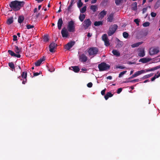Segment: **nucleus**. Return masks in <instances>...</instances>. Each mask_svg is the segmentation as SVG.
Wrapping results in <instances>:
<instances>
[{
	"label": "nucleus",
	"instance_id": "f257e3e1",
	"mask_svg": "<svg viewBox=\"0 0 160 160\" xmlns=\"http://www.w3.org/2000/svg\"><path fill=\"white\" fill-rule=\"evenodd\" d=\"M25 2L23 1H19L15 0L10 2L9 6L14 11L16 12L20 10L22 7H23Z\"/></svg>",
	"mask_w": 160,
	"mask_h": 160
},
{
	"label": "nucleus",
	"instance_id": "f03ea898",
	"mask_svg": "<svg viewBox=\"0 0 160 160\" xmlns=\"http://www.w3.org/2000/svg\"><path fill=\"white\" fill-rule=\"evenodd\" d=\"M87 52L89 56L94 57L98 53L99 49L96 47H91L88 48Z\"/></svg>",
	"mask_w": 160,
	"mask_h": 160
},
{
	"label": "nucleus",
	"instance_id": "7ed1b4c3",
	"mask_svg": "<svg viewBox=\"0 0 160 160\" xmlns=\"http://www.w3.org/2000/svg\"><path fill=\"white\" fill-rule=\"evenodd\" d=\"M98 67L100 71H103L109 69L110 66L105 62H103L98 64Z\"/></svg>",
	"mask_w": 160,
	"mask_h": 160
},
{
	"label": "nucleus",
	"instance_id": "20e7f679",
	"mask_svg": "<svg viewBox=\"0 0 160 160\" xmlns=\"http://www.w3.org/2000/svg\"><path fill=\"white\" fill-rule=\"evenodd\" d=\"M118 28V26L116 24H114L112 25L109 28L108 32V34L109 36H111L113 35Z\"/></svg>",
	"mask_w": 160,
	"mask_h": 160
},
{
	"label": "nucleus",
	"instance_id": "39448f33",
	"mask_svg": "<svg viewBox=\"0 0 160 160\" xmlns=\"http://www.w3.org/2000/svg\"><path fill=\"white\" fill-rule=\"evenodd\" d=\"M75 26L74 22L72 21L69 22L68 26V31L70 32H73L75 31Z\"/></svg>",
	"mask_w": 160,
	"mask_h": 160
},
{
	"label": "nucleus",
	"instance_id": "423d86ee",
	"mask_svg": "<svg viewBox=\"0 0 160 160\" xmlns=\"http://www.w3.org/2000/svg\"><path fill=\"white\" fill-rule=\"evenodd\" d=\"M92 24V22L89 19H85L82 23V25L85 30L88 28Z\"/></svg>",
	"mask_w": 160,
	"mask_h": 160
},
{
	"label": "nucleus",
	"instance_id": "0eeeda50",
	"mask_svg": "<svg viewBox=\"0 0 160 160\" xmlns=\"http://www.w3.org/2000/svg\"><path fill=\"white\" fill-rule=\"evenodd\" d=\"M159 52V50L157 48H151L149 51V54L151 55H153L158 53Z\"/></svg>",
	"mask_w": 160,
	"mask_h": 160
},
{
	"label": "nucleus",
	"instance_id": "6e6552de",
	"mask_svg": "<svg viewBox=\"0 0 160 160\" xmlns=\"http://www.w3.org/2000/svg\"><path fill=\"white\" fill-rule=\"evenodd\" d=\"M88 60V57L84 54L79 55V60L83 62H86Z\"/></svg>",
	"mask_w": 160,
	"mask_h": 160
},
{
	"label": "nucleus",
	"instance_id": "1a4fd4ad",
	"mask_svg": "<svg viewBox=\"0 0 160 160\" xmlns=\"http://www.w3.org/2000/svg\"><path fill=\"white\" fill-rule=\"evenodd\" d=\"M57 44H56L55 43L52 42L49 45V51L52 52H54V49L56 48Z\"/></svg>",
	"mask_w": 160,
	"mask_h": 160
},
{
	"label": "nucleus",
	"instance_id": "9d476101",
	"mask_svg": "<svg viewBox=\"0 0 160 160\" xmlns=\"http://www.w3.org/2000/svg\"><path fill=\"white\" fill-rule=\"evenodd\" d=\"M75 43V42L73 41L68 42L65 45V49L68 50H69L74 45Z\"/></svg>",
	"mask_w": 160,
	"mask_h": 160
},
{
	"label": "nucleus",
	"instance_id": "9b49d317",
	"mask_svg": "<svg viewBox=\"0 0 160 160\" xmlns=\"http://www.w3.org/2000/svg\"><path fill=\"white\" fill-rule=\"evenodd\" d=\"M61 33L63 37L67 38L68 35V31L65 28H64L62 29Z\"/></svg>",
	"mask_w": 160,
	"mask_h": 160
},
{
	"label": "nucleus",
	"instance_id": "f8f14e48",
	"mask_svg": "<svg viewBox=\"0 0 160 160\" xmlns=\"http://www.w3.org/2000/svg\"><path fill=\"white\" fill-rule=\"evenodd\" d=\"M138 56L140 57H143L145 56L144 49V48H140L139 49Z\"/></svg>",
	"mask_w": 160,
	"mask_h": 160
},
{
	"label": "nucleus",
	"instance_id": "ddd939ff",
	"mask_svg": "<svg viewBox=\"0 0 160 160\" xmlns=\"http://www.w3.org/2000/svg\"><path fill=\"white\" fill-rule=\"evenodd\" d=\"M45 58L44 57L40 58L35 63V65L36 66H40L42 62L45 61Z\"/></svg>",
	"mask_w": 160,
	"mask_h": 160
},
{
	"label": "nucleus",
	"instance_id": "4468645a",
	"mask_svg": "<svg viewBox=\"0 0 160 160\" xmlns=\"http://www.w3.org/2000/svg\"><path fill=\"white\" fill-rule=\"evenodd\" d=\"M151 60V59L146 58H141L139 60V62H141L143 63H145Z\"/></svg>",
	"mask_w": 160,
	"mask_h": 160
},
{
	"label": "nucleus",
	"instance_id": "2eb2a0df",
	"mask_svg": "<svg viewBox=\"0 0 160 160\" xmlns=\"http://www.w3.org/2000/svg\"><path fill=\"white\" fill-rule=\"evenodd\" d=\"M160 68V65L157 66L156 67H153L151 68H148L145 69L146 72H148L154 71Z\"/></svg>",
	"mask_w": 160,
	"mask_h": 160
},
{
	"label": "nucleus",
	"instance_id": "dca6fc26",
	"mask_svg": "<svg viewBox=\"0 0 160 160\" xmlns=\"http://www.w3.org/2000/svg\"><path fill=\"white\" fill-rule=\"evenodd\" d=\"M63 24V21L62 18L59 19L58 22V27L59 30L61 29V27Z\"/></svg>",
	"mask_w": 160,
	"mask_h": 160
},
{
	"label": "nucleus",
	"instance_id": "f3484780",
	"mask_svg": "<svg viewBox=\"0 0 160 160\" xmlns=\"http://www.w3.org/2000/svg\"><path fill=\"white\" fill-rule=\"evenodd\" d=\"M14 47L15 48L14 50L16 53L19 54L21 52V48H19L18 46L16 45Z\"/></svg>",
	"mask_w": 160,
	"mask_h": 160
},
{
	"label": "nucleus",
	"instance_id": "a211bd4d",
	"mask_svg": "<svg viewBox=\"0 0 160 160\" xmlns=\"http://www.w3.org/2000/svg\"><path fill=\"white\" fill-rule=\"evenodd\" d=\"M131 9L134 11H136L137 9V3L136 2H134L131 5Z\"/></svg>",
	"mask_w": 160,
	"mask_h": 160
},
{
	"label": "nucleus",
	"instance_id": "6ab92c4d",
	"mask_svg": "<svg viewBox=\"0 0 160 160\" xmlns=\"http://www.w3.org/2000/svg\"><path fill=\"white\" fill-rule=\"evenodd\" d=\"M113 18V13H111L107 18V21L108 22H112Z\"/></svg>",
	"mask_w": 160,
	"mask_h": 160
},
{
	"label": "nucleus",
	"instance_id": "aec40b11",
	"mask_svg": "<svg viewBox=\"0 0 160 160\" xmlns=\"http://www.w3.org/2000/svg\"><path fill=\"white\" fill-rule=\"evenodd\" d=\"M70 68H72L73 71L75 72H78L80 71V69L78 66H71Z\"/></svg>",
	"mask_w": 160,
	"mask_h": 160
},
{
	"label": "nucleus",
	"instance_id": "412c9836",
	"mask_svg": "<svg viewBox=\"0 0 160 160\" xmlns=\"http://www.w3.org/2000/svg\"><path fill=\"white\" fill-rule=\"evenodd\" d=\"M113 96V94L110 92H108L104 96V98L105 100H107L109 98Z\"/></svg>",
	"mask_w": 160,
	"mask_h": 160
},
{
	"label": "nucleus",
	"instance_id": "4be33fe9",
	"mask_svg": "<svg viewBox=\"0 0 160 160\" xmlns=\"http://www.w3.org/2000/svg\"><path fill=\"white\" fill-rule=\"evenodd\" d=\"M145 70H141L139 71L136 72L135 73V75H136V77H137L142 74L145 73Z\"/></svg>",
	"mask_w": 160,
	"mask_h": 160
},
{
	"label": "nucleus",
	"instance_id": "5701e85b",
	"mask_svg": "<svg viewBox=\"0 0 160 160\" xmlns=\"http://www.w3.org/2000/svg\"><path fill=\"white\" fill-rule=\"evenodd\" d=\"M24 19V17L23 15H20L19 16L18 19V22L19 23H22Z\"/></svg>",
	"mask_w": 160,
	"mask_h": 160
},
{
	"label": "nucleus",
	"instance_id": "b1692460",
	"mask_svg": "<svg viewBox=\"0 0 160 160\" xmlns=\"http://www.w3.org/2000/svg\"><path fill=\"white\" fill-rule=\"evenodd\" d=\"M117 39L118 40V42L116 45V47L117 48H120L122 47L123 45V42L120 41L118 38H117Z\"/></svg>",
	"mask_w": 160,
	"mask_h": 160
},
{
	"label": "nucleus",
	"instance_id": "393cba45",
	"mask_svg": "<svg viewBox=\"0 0 160 160\" xmlns=\"http://www.w3.org/2000/svg\"><path fill=\"white\" fill-rule=\"evenodd\" d=\"M112 53L114 55L116 56L117 57H119L120 55L119 52L116 50H113L112 51Z\"/></svg>",
	"mask_w": 160,
	"mask_h": 160
},
{
	"label": "nucleus",
	"instance_id": "a878e982",
	"mask_svg": "<svg viewBox=\"0 0 160 160\" xmlns=\"http://www.w3.org/2000/svg\"><path fill=\"white\" fill-rule=\"evenodd\" d=\"M106 13L107 12L105 11L104 10H103L101 12L99 15H100V18H102L106 14Z\"/></svg>",
	"mask_w": 160,
	"mask_h": 160
},
{
	"label": "nucleus",
	"instance_id": "bb28decb",
	"mask_svg": "<svg viewBox=\"0 0 160 160\" xmlns=\"http://www.w3.org/2000/svg\"><path fill=\"white\" fill-rule=\"evenodd\" d=\"M13 22V17H11L8 19L7 21V23L8 25H10Z\"/></svg>",
	"mask_w": 160,
	"mask_h": 160
},
{
	"label": "nucleus",
	"instance_id": "cd10ccee",
	"mask_svg": "<svg viewBox=\"0 0 160 160\" xmlns=\"http://www.w3.org/2000/svg\"><path fill=\"white\" fill-rule=\"evenodd\" d=\"M86 17L85 15L84 14H80L79 17V19L81 22L83 21Z\"/></svg>",
	"mask_w": 160,
	"mask_h": 160
},
{
	"label": "nucleus",
	"instance_id": "c85d7f7f",
	"mask_svg": "<svg viewBox=\"0 0 160 160\" xmlns=\"http://www.w3.org/2000/svg\"><path fill=\"white\" fill-rule=\"evenodd\" d=\"M160 6V0H158L156 2L154 6V8L155 9H158Z\"/></svg>",
	"mask_w": 160,
	"mask_h": 160
},
{
	"label": "nucleus",
	"instance_id": "c756f323",
	"mask_svg": "<svg viewBox=\"0 0 160 160\" xmlns=\"http://www.w3.org/2000/svg\"><path fill=\"white\" fill-rule=\"evenodd\" d=\"M90 9L93 12H95L98 9V8L97 5H92L91 6Z\"/></svg>",
	"mask_w": 160,
	"mask_h": 160
},
{
	"label": "nucleus",
	"instance_id": "7c9ffc66",
	"mask_svg": "<svg viewBox=\"0 0 160 160\" xmlns=\"http://www.w3.org/2000/svg\"><path fill=\"white\" fill-rule=\"evenodd\" d=\"M142 43V42H140L137 43H136L133 44L131 45V47L132 48H134L135 47H138Z\"/></svg>",
	"mask_w": 160,
	"mask_h": 160
},
{
	"label": "nucleus",
	"instance_id": "2f4dec72",
	"mask_svg": "<svg viewBox=\"0 0 160 160\" xmlns=\"http://www.w3.org/2000/svg\"><path fill=\"white\" fill-rule=\"evenodd\" d=\"M102 21H95L94 23V25L96 26H99L100 25L102 24Z\"/></svg>",
	"mask_w": 160,
	"mask_h": 160
},
{
	"label": "nucleus",
	"instance_id": "473e14b6",
	"mask_svg": "<svg viewBox=\"0 0 160 160\" xmlns=\"http://www.w3.org/2000/svg\"><path fill=\"white\" fill-rule=\"evenodd\" d=\"M27 72H23L21 74V76L22 78H27Z\"/></svg>",
	"mask_w": 160,
	"mask_h": 160
},
{
	"label": "nucleus",
	"instance_id": "72a5a7b5",
	"mask_svg": "<svg viewBox=\"0 0 160 160\" xmlns=\"http://www.w3.org/2000/svg\"><path fill=\"white\" fill-rule=\"evenodd\" d=\"M108 39L107 35L106 34H104L102 36V39L104 41Z\"/></svg>",
	"mask_w": 160,
	"mask_h": 160
},
{
	"label": "nucleus",
	"instance_id": "f704fd0d",
	"mask_svg": "<svg viewBox=\"0 0 160 160\" xmlns=\"http://www.w3.org/2000/svg\"><path fill=\"white\" fill-rule=\"evenodd\" d=\"M43 40L44 42H47L49 40L48 35H44L43 36Z\"/></svg>",
	"mask_w": 160,
	"mask_h": 160
},
{
	"label": "nucleus",
	"instance_id": "c9c22d12",
	"mask_svg": "<svg viewBox=\"0 0 160 160\" xmlns=\"http://www.w3.org/2000/svg\"><path fill=\"white\" fill-rule=\"evenodd\" d=\"M9 66L12 69H14L15 66L13 62H9L8 63Z\"/></svg>",
	"mask_w": 160,
	"mask_h": 160
},
{
	"label": "nucleus",
	"instance_id": "e433bc0d",
	"mask_svg": "<svg viewBox=\"0 0 160 160\" xmlns=\"http://www.w3.org/2000/svg\"><path fill=\"white\" fill-rule=\"evenodd\" d=\"M87 7L86 6H85L83 7V8H82V9L80 10V12L82 13H83L86 10Z\"/></svg>",
	"mask_w": 160,
	"mask_h": 160
},
{
	"label": "nucleus",
	"instance_id": "4c0bfd02",
	"mask_svg": "<svg viewBox=\"0 0 160 160\" xmlns=\"http://www.w3.org/2000/svg\"><path fill=\"white\" fill-rule=\"evenodd\" d=\"M8 52L12 56H14L15 54L13 51L11 50H8Z\"/></svg>",
	"mask_w": 160,
	"mask_h": 160
},
{
	"label": "nucleus",
	"instance_id": "58836bf2",
	"mask_svg": "<svg viewBox=\"0 0 160 160\" xmlns=\"http://www.w3.org/2000/svg\"><path fill=\"white\" fill-rule=\"evenodd\" d=\"M83 3L82 2L81 0H79L78 3V8L81 7Z\"/></svg>",
	"mask_w": 160,
	"mask_h": 160
},
{
	"label": "nucleus",
	"instance_id": "ea45409f",
	"mask_svg": "<svg viewBox=\"0 0 160 160\" xmlns=\"http://www.w3.org/2000/svg\"><path fill=\"white\" fill-rule=\"evenodd\" d=\"M127 71H123V72H121L119 74V76H118V77L119 78H120V77H121L124 74H125L126 73V72H127Z\"/></svg>",
	"mask_w": 160,
	"mask_h": 160
},
{
	"label": "nucleus",
	"instance_id": "a19ab883",
	"mask_svg": "<svg viewBox=\"0 0 160 160\" xmlns=\"http://www.w3.org/2000/svg\"><path fill=\"white\" fill-rule=\"evenodd\" d=\"M129 34L128 33L126 32H124L123 33V37L125 38H128Z\"/></svg>",
	"mask_w": 160,
	"mask_h": 160
},
{
	"label": "nucleus",
	"instance_id": "79ce46f5",
	"mask_svg": "<svg viewBox=\"0 0 160 160\" xmlns=\"http://www.w3.org/2000/svg\"><path fill=\"white\" fill-rule=\"evenodd\" d=\"M105 43V45L106 46H108L110 45V43L109 41V39H107L104 41Z\"/></svg>",
	"mask_w": 160,
	"mask_h": 160
},
{
	"label": "nucleus",
	"instance_id": "37998d69",
	"mask_svg": "<svg viewBox=\"0 0 160 160\" xmlns=\"http://www.w3.org/2000/svg\"><path fill=\"white\" fill-rule=\"evenodd\" d=\"M139 79H135L133 80H132L131 81H127V82H138L139 81Z\"/></svg>",
	"mask_w": 160,
	"mask_h": 160
},
{
	"label": "nucleus",
	"instance_id": "c03bdc74",
	"mask_svg": "<svg viewBox=\"0 0 160 160\" xmlns=\"http://www.w3.org/2000/svg\"><path fill=\"white\" fill-rule=\"evenodd\" d=\"M150 25V23L148 22H146L143 24V26L144 27L148 26Z\"/></svg>",
	"mask_w": 160,
	"mask_h": 160
},
{
	"label": "nucleus",
	"instance_id": "a18cd8bd",
	"mask_svg": "<svg viewBox=\"0 0 160 160\" xmlns=\"http://www.w3.org/2000/svg\"><path fill=\"white\" fill-rule=\"evenodd\" d=\"M26 27L27 28L29 29L34 28V26L33 25L28 24L26 25Z\"/></svg>",
	"mask_w": 160,
	"mask_h": 160
},
{
	"label": "nucleus",
	"instance_id": "49530a36",
	"mask_svg": "<svg viewBox=\"0 0 160 160\" xmlns=\"http://www.w3.org/2000/svg\"><path fill=\"white\" fill-rule=\"evenodd\" d=\"M122 1V0H115V3L117 5H118Z\"/></svg>",
	"mask_w": 160,
	"mask_h": 160
},
{
	"label": "nucleus",
	"instance_id": "de8ad7c7",
	"mask_svg": "<svg viewBox=\"0 0 160 160\" xmlns=\"http://www.w3.org/2000/svg\"><path fill=\"white\" fill-rule=\"evenodd\" d=\"M158 78V77H157V75L155 74L154 76L151 78V80L152 81H154L156 78Z\"/></svg>",
	"mask_w": 160,
	"mask_h": 160
},
{
	"label": "nucleus",
	"instance_id": "09e8293b",
	"mask_svg": "<svg viewBox=\"0 0 160 160\" xmlns=\"http://www.w3.org/2000/svg\"><path fill=\"white\" fill-rule=\"evenodd\" d=\"M156 13L153 12H151V16L153 18L155 17L156 16Z\"/></svg>",
	"mask_w": 160,
	"mask_h": 160
},
{
	"label": "nucleus",
	"instance_id": "8fccbe9b",
	"mask_svg": "<svg viewBox=\"0 0 160 160\" xmlns=\"http://www.w3.org/2000/svg\"><path fill=\"white\" fill-rule=\"evenodd\" d=\"M134 22L136 23L138 26L139 25V20L138 19H136L134 20Z\"/></svg>",
	"mask_w": 160,
	"mask_h": 160
},
{
	"label": "nucleus",
	"instance_id": "3c124183",
	"mask_svg": "<svg viewBox=\"0 0 160 160\" xmlns=\"http://www.w3.org/2000/svg\"><path fill=\"white\" fill-rule=\"evenodd\" d=\"M75 3V0H71L70 1V5L72 6L73 4Z\"/></svg>",
	"mask_w": 160,
	"mask_h": 160
},
{
	"label": "nucleus",
	"instance_id": "603ef678",
	"mask_svg": "<svg viewBox=\"0 0 160 160\" xmlns=\"http://www.w3.org/2000/svg\"><path fill=\"white\" fill-rule=\"evenodd\" d=\"M87 86L88 88H91L92 87V83L91 82H89L87 84Z\"/></svg>",
	"mask_w": 160,
	"mask_h": 160
},
{
	"label": "nucleus",
	"instance_id": "864d4df0",
	"mask_svg": "<svg viewBox=\"0 0 160 160\" xmlns=\"http://www.w3.org/2000/svg\"><path fill=\"white\" fill-rule=\"evenodd\" d=\"M122 89L121 88H119L118 89L117 91V93L118 94L120 93L122 91Z\"/></svg>",
	"mask_w": 160,
	"mask_h": 160
},
{
	"label": "nucleus",
	"instance_id": "5fc2aeb1",
	"mask_svg": "<svg viewBox=\"0 0 160 160\" xmlns=\"http://www.w3.org/2000/svg\"><path fill=\"white\" fill-rule=\"evenodd\" d=\"M13 40L14 41H16L17 40V37L16 35H13Z\"/></svg>",
	"mask_w": 160,
	"mask_h": 160
},
{
	"label": "nucleus",
	"instance_id": "6e6d98bb",
	"mask_svg": "<svg viewBox=\"0 0 160 160\" xmlns=\"http://www.w3.org/2000/svg\"><path fill=\"white\" fill-rule=\"evenodd\" d=\"M149 77H150L149 76V75L147 74V75H144V76H143V77H142V78L143 79H145L148 78Z\"/></svg>",
	"mask_w": 160,
	"mask_h": 160
},
{
	"label": "nucleus",
	"instance_id": "4d7b16f0",
	"mask_svg": "<svg viewBox=\"0 0 160 160\" xmlns=\"http://www.w3.org/2000/svg\"><path fill=\"white\" fill-rule=\"evenodd\" d=\"M106 89L105 88V89L102 90L101 92V94L102 95H103L105 94V92L106 91Z\"/></svg>",
	"mask_w": 160,
	"mask_h": 160
},
{
	"label": "nucleus",
	"instance_id": "13d9d810",
	"mask_svg": "<svg viewBox=\"0 0 160 160\" xmlns=\"http://www.w3.org/2000/svg\"><path fill=\"white\" fill-rule=\"evenodd\" d=\"M147 8H144L143 9H142V13L143 14L145 12L147 11Z\"/></svg>",
	"mask_w": 160,
	"mask_h": 160
},
{
	"label": "nucleus",
	"instance_id": "bf43d9fd",
	"mask_svg": "<svg viewBox=\"0 0 160 160\" xmlns=\"http://www.w3.org/2000/svg\"><path fill=\"white\" fill-rule=\"evenodd\" d=\"M40 72H40L39 73H38V72H35V73H34L33 76H37L39 75V74H40Z\"/></svg>",
	"mask_w": 160,
	"mask_h": 160
},
{
	"label": "nucleus",
	"instance_id": "052dcab7",
	"mask_svg": "<svg viewBox=\"0 0 160 160\" xmlns=\"http://www.w3.org/2000/svg\"><path fill=\"white\" fill-rule=\"evenodd\" d=\"M117 68H120V69H124L125 68L123 66H122V65H120L119 66H118Z\"/></svg>",
	"mask_w": 160,
	"mask_h": 160
},
{
	"label": "nucleus",
	"instance_id": "680f3d73",
	"mask_svg": "<svg viewBox=\"0 0 160 160\" xmlns=\"http://www.w3.org/2000/svg\"><path fill=\"white\" fill-rule=\"evenodd\" d=\"M21 55L19 54H15V56L14 57H16L18 58H20L21 57Z\"/></svg>",
	"mask_w": 160,
	"mask_h": 160
},
{
	"label": "nucleus",
	"instance_id": "e2e57ef3",
	"mask_svg": "<svg viewBox=\"0 0 160 160\" xmlns=\"http://www.w3.org/2000/svg\"><path fill=\"white\" fill-rule=\"evenodd\" d=\"M72 6H71L70 5H69V6L68 7V9H67V10H68V12H69L70 11V9L72 8Z\"/></svg>",
	"mask_w": 160,
	"mask_h": 160
},
{
	"label": "nucleus",
	"instance_id": "0e129e2a",
	"mask_svg": "<svg viewBox=\"0 0 160 160\" xmlns=\"http://www.w3.org/2000/svg\"><path fill=\"white\" fill-rule=\"evenodd\" d=\"M24 79H25L23 80L22 82V83L24 84H25V83L27 81V78H24Z\"/></svg>",
	"mask_w": 160,
	"mask_h": 160
},
{
	"label": "nucleus",
	"instance_id": "69168bd1",
	"mask_svg": "<svg viewBox=\"0 0 160 160\" xmlns=\"http://www.w3.org/2000/svg\"><path fill=\"white\" fill-rule=\"evenodd\" d=\"M135 77H136V75H135V74L134 73V74L132 75L131 77L129 78H128V79H130L132 78H134Z\"/></svg>",
	"mask_w": 160,
	"mask_h": 160
},
{
	"label": "nucleus",
	"instance_id": "338daca9",
	"mask_svg": "<svg viewBox=\"0 0 160 160\" xmlns=\"http://www.w3.org/2000/svg\"><path fill=\"white\" fill-rule=\"evenodd\" d=\"M107 79H109V80H111V79H112V77L111 76H108L107 77Z\"/></svg>",
	"mask_w": 160,
	"mask_h": 160
},
{
	"label": "nucleus",
	"instance_id": "774afa93",
	"mask_svg": "<svg viewBox=\"0 0 160 160\" xmlns=\"http://www.w3.org/2000/svg\"><path fill=\"white\" fill-rule=\"evenodd\" d=\"M97 0H92L91 1V3L92 4L95 3L97 2Z\"/></svg>",
	"mask_w": 160,
	"mask_h": 160
}]
</instances>
